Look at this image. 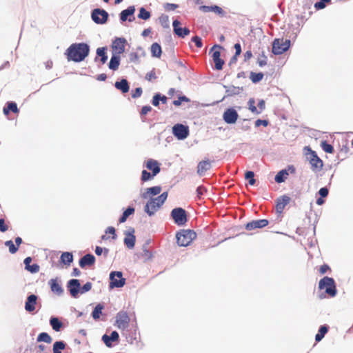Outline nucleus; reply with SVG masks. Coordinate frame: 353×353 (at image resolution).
I'll use <instances>...</instances> for the list:
<instances>
[{
  "label": "nucleus",
  "mask_w": 353,
  "mask_h": 353,
  "mask_svg": "<svg viewBox=\"0 0 353 353\" xmlns=\"http://www.w3.org/2000/svg\"><path fill=\"white\" fill-rule=\"evenodd\" d=\"M257 63L259 66L263 67L267 64V57L264 54H262L257 59Z\"/></svg>",
  "instance_id": "obj_56"
},
{
  "label": "nucleus",
  "mask_w": 353,
  "mask_h": 353,
  "mask_svg": "<svg viewBox=\"0 0 353 353\" xmlns=\"http://www.w3.org/2000/svg\"><path fill=\"white\" fill-rule=\"evenodd\" d=\"M60 260L61 263L70 265L73 261V255L70 252H63L60 257Z\"/></svg>",
  "instance_id": "obj_30"
},
{
  "label": "nucleus",
  "mask_w": 353,
  "mask_h": 353,
  "mask_svg": "<svg viewBox=\"0 0 353 353\" xmlns=\"http://www.w3.org/2000/svg\"><path fill=\"white\" fill-rule=\"evenodd\" d=\"M150 13L148 10H146L144 8H141L139 10V13L138 14V17L139 19H142L143 20H148L150 17Z\"/></svg>",
  "instance_id": "obj_43"
},
{
  "label": "nucleus",
  "mask_w": 353,
  "mask_h": 353,
  "mask_svg": "<svg viewBox=\"0 0 353 353\" xmlns=\"http://www.w3.org/2000/svg\"><path fill=\"white\" fill-rule=\"evenodd\" d=\"M154 176H152V174H151L150 172H147L146 170H143L141 173V180L143 181H147L152 179Z\"/></svg>",
  "instance_id": "obj_51"
},
{
  "label": "nucleus",
  "mask_w": 353,
  "mask_h": 353,
  "mask_svg": "<svg viewBox=\"0 0 353 353\" xmlns=\"http://www.w3.org/2000/svg\"><path fill=\"white\" fill-rule=\"evenodd\" d=\"M39 265L36 263L30 265L29 267L26 268V270L30 272L31 273H37L39 271Z\"/></svg>",
  "instance_id": "obj_55"
},
{
  "label": "nucleus",
  "mask_w": 353,
  "mask_h": 353,
  "mask_svg": "<svg viewBox=\"0 0 353 353\" xmlns=\"http://www.w3.org/2000/svg\"><path fill=\"white\" fill-rule=\"evenodd\" d=\"M8 230V225L3 219H0V232H5Z\"/></svg>",
  "instance_id": "obj_60"
},
{
  "label": "nucleus",
  "mask_w": 353,
  "mask_h": 353,
  "mask_svg": "<svg viewBox=\"0 0 353 353\" xmlns=\"http://www.w3.org/2000/svg\"><path fill=\"white\" fill-rule=\"evenodd\" d=\"M80 283L77 279H72L68 283V288L72 297L76 298L80 292Z\"/></svg>",
  "instance_id": "obj_18"
},
{
  "label": "nucleus",
  "mask_w": 353,
  "mask_h": 353,
  "mask_svg": "<svg viewBox=\"0 0 353 353\" xmlns=\"http://www.w3.org/2000/svg\"><path fill=\"white\" fill-rule=\"evenodd\" d=\"M161 206L155 199H150L145 206V211L149 215L152 216Z\"/></svg>",
  "instance_id": "obj_17"
},
{
  "label": "nucleus",
  "mask_w": 353,
  "mask_h": 353,
  "mask_svg": "<svg viewBox=\"0 0 353 353\" xmlns=\"http://www.w3.org/2000/svg\"><path fill=\"white\" fill-rule=\"evenodd\" d=\"M119 338V334L116 331H113L110 336H108L107 334H104L102 336V340L105 344L107 347H111L112 346V341H118Z\"/></svg>",
  "instance_id": "obj_22"
},
{
  "label": "nucleus",
  "mask_w": 353,
  "mask_h": 353,
  "mask_svg": "<svg viewBox=\"0 0 353 353\" xmlns=\"http://www.w3.org/2000/svg\"><path fill=\"white\" fill-rule=\"evenodd\" d=\"M108 18V12L99 8L94 9L92 12V20L98 24L105 23Z\"/></svg>",
  "instance_id": "obj_9"
},
{
  "label": "nucleus",
  "mask_w": 353,
  "mask_h": 353,
  "mask_svg": "<svg viewBox=\"0 0 353 353\" xmlns=\"http://www.w3.org/2000/svg\"><path fill=\"white\" fill-rule=\"evenodd\" d=\"M263 74L262 72L256 73L252 72L250 73V79L254 83L259 82L263 79Z\"/></svg>",
  "instance_id": "obj_40"
},
{
  "label": "nucleus",
  "mask_w": 353,
  "mask_h": 353,
  "mask_svg": "<svg viewBox=\"0 0 353 353\" xmlns=\"http://www.w3.org/2000/svg\"><path fill=\"white\" fill-rule=\"evenodd\" d=\"M211 168L210 162L208 160L202 161L199 163L197 165V173L200 176H203L206 171L209 170Z\"/></svg>",
  "instance_id": "obj_23"
},
{
  "label": "nucleus",
  "mask_w": 353,
  "mask_h": 353,
  "mask_svg": "<svg viewBox=\"0 0 353 353\" xmlns=\"http://www.w3.org/2000/svg\"><path fill=\"white\" fill-rule=\"evenodd\" d=\"M37 340L38 342L43 341L50 344L52 343V339L48 333L41 332L39 334Z\"/></svg>",
  "instance_id": "obj_36"
},
{
  "label": "nucleus",
  "mask_w": 353,
  "mask_h": 353,
  "mask_svg": "<svg viewBox=\"0 0 353 353\" xmlns=\"http://www.w3.org/2000/svg\"><path fill=\"white\" fill-rule=\"evenodd\" d=\"M130 323V317L126 312L121 311L116 316L115 325L120 330L126 329Z\"/></svg>",
  "instance_id": "obj_8"
},
{
  "label": "nucleus",
  "mask_w": 353,
  "mask_h": 353,
  "mask_svg": "<svg viewBox=\"0 0 353 353\" xmlns=\"http://www.w3.org/2000/svg\"><path fill=\"white\" fill-rule=\"evenodd\" d=\"M146 168L152 170V176H156L160 172V168L157 161L150 159L146 163Z\"/></svg>",
  "instance_id": "obj_25"
},
{
  "label": "nucleus",
  "mask_w": 353,
  "mask_h": 353,
  "mask_svg": "<svg viewBox=\"0 0 353 353\" xmlns=\"http://www.w3.org/2000/svg\"><path fill=\"white\" fill-rule=\"evenodd\" d=\"M92 288V283L90 282H87L84 284L81 288L80 287V292L81 294L85 293L90 291Z\"/></svg>",
  "instance_id": "obj_52"
},
{
  "label": "nucleus",
  "mask_w": 353,
  "mask_h": 353,
  "mask_svg": "<svg viewBox=\"0 0 353 353\" xmlns=\"http://www.w3.org/2000/svg\"><path fill=\"white\" fill-rule=\"evenodd\" d=\"M124 243L129 248H132L135 244V236L134 235H129L124 239Z\"/></svg>",
  "instance_id": "obj_42"
},
{
  "label": "nucleus",
  "mask_w": 353,
  "mask_h": 353,
  "mask_svg": "<svg viewBox=\"0 0 353 353\" xmlns=\"http://www.w3.org/2000/svg\"><path fill=\"white\" fill-rule=\"evenodd\" d=\"M200 10L204 12H214L219 14L223 13V9L217 6H202L200 7Z\"/></svg>",
  "instance_id": "obj_29"
},
{
  "label": "nucleus",
  "mask_w": 353,
  "mask_h": 353,
  "mask_svg": "<svg viewBox=\"0 0 353 353\" xmlns=\"http://www.w3.org/2000/svg\"><path fill=\"white\" fill-rule=\"evenodd\" d=\"M331 0H319V1L315 3L314 8L317 10L323 9L325 7V3H329Z\"/></svg>",
  "instance_id": "obj_49"
},
{
  "label": "nucleus",
  "mask_w": 353,
  "mask_h": 353,
  "mask_svg": "<svg viewBox=\"0 0 353 353\" xmlns=\"http://www.w3.org/2000/svg\"><path fill=\"white\" fill-rule=\"evenodd\" d=\"M159 21L161 23V24L163 26V27H168V23H169V18H168V16L165 15V14H161L160 17H159Z\"/></svg>",
  "instance_id": "obj_50"
},
{
  "label": "nucleus",
  "mask_w": 353,
  "mask_h": 353,
  "mask_svg": "<svg viewBox=\"0 0 353 353\" xmlns=\"http://www.w3.org/2000/svg\"><path fill=\"white\" fill-rule=\"evenodd\" d=\"M269 223V221L267 219H259L254 220L245 225V229L248 231H251L255 229H260L265 228Z\"/></svg>",
  "instance_id": "obj_14"
},
{
  "label": "nucleus",
  "mask_w": 353,
  "mask_h": 353,
  "mask_svg": "<svg viewBox=\"0 0 353 353\" xmlns=\"http://www.w3.org/2000/svg\"><path fill=\"white\" fill-rule=\"evenodd\" d=\"M196 237L195 232L191 230H183L176 234L177 243L180 246H188Z\"/></svg>",
  "instance_id": "obj_3"
},
{
  "label": "nucleus",
  "mask_w": 353,
  "mask_h": 353,
  "mask_svg": "<svg viewBox=\"0 0 353 353\" xmlns=\"http://www.w3.org/2000/svg\"><path fill=\"white\" fill-rule=\"evenodd\" d=\"M65 347V345L63 341H56L53 345V352L61 353L60 350H63Z\"/></svg>",
  "instance_id": "obj_41"
},
{
  "label": "nucleus",
  "mask_w": 353,
  "mask_h": 353,
  "mask_svg": "<svg viewBox=\"0 0 353 353\" xmlns=\"http://www.w3.org/2000/svg\"><path fill=\"white\" fill-rule=\"evenodd\" d=\"M181 23L178 20H174L173 21V30L174 32L179 37L184 38L185 36L188 35L190 32V30L188 28H181L180 27Z\"/></svg>",
  "instance_id": "obj_15"
},
{
  "label": "nucleus",
  "mask_w": 353,
  "mask_h": 353,
  "mask_svg": "<svg viewBox=\"0 0 353 353\" xmlns=\"http://www.w3.org/2000/svg\"><path fill=\"white\" fill-rule=\"evenodd\" d=\"M37 296L34 294H31L28 296L25 303V309L27 312H32L35 310L37 304Z\"/></svg>",
  "instance_id": "obj_19"
},
{
  "label": "nucleus",
  "mask_w": 353,
  "mask_h": 353,
  "mask_svg": "<svg viewBox=\"0 0 353 353\" xmlns=\"http://www.w3.org/2000/svg\"><path fill=\"white\" fill-rule=\"evenodd\" d=\"M161 48L157 43H154L151 46V53L153 57L159 58L161 55Z\"/></svg>",
  "instance_id": "obj_33"
},
{
  "label": "nucleus",
  "mask_w": 353,
  "mask_h": 353,
  "mask_svg": "<svg viewBox=\"0 0 353 353\" xmlns=\"http://www.w3.org/2000/svg\"><path fill=\"white\" fill-rule=\"evenodd\" d=\"M161 188L159 186H154L152 188H149L146 190V191L142 194V197L143 199L148 198L150 195H157L161 192Z\"/></svg>",
  "instance_id": "obj_27"
},
{
  "label": "nucleus",
  "mask_w": 353,
  "mask_h": 353,
  "mask_svg": "<svg viewBox=\"0 0 353 353\" xmlns=\"http://www.w3.org/2000/svg\"><path fill=\"white\" fill-rule=\"evenodd\" d=\"M110 288H121L125 284V279L120 271L112 272L110 274Z\"/></svg>",
  "instance_id": "obj_5"
},
{
  "label": "nucleus",
  "mask_w": 353,
  "mask_h": 353,
  "mask_svg": "<svg viewBox=\"0 0 353 353\" xmlns=\"http://www.w3.org/2000/svg\"><path fill=\"white\" fill-rule=\"evenodd\" d=\"M95 262V257L91 254H87L79 261V265L83 268L86 265L91 266Z\"/></svg>",
  "instance_id": "obj_21"
},
{
  "label": "nucleus",
  "mask_w": 353,
  "mask_h": 353,
  "mask_svg": "<svg viewBox=\"0 0 353 353\" xmlns=\"http://www.w3.org/2000/svg\"><path fill=\"white\" fill-rule=\"evenodd\" d=\"M249 110L254 114H259L261 111H259L255 106V101L254 99H250L248 101Z\"/></svg>",
  "instance_id": "obj_46"
},
{
  "label": "nucleus",
  "mask_w": 353,
  "mask_h": 353,
  "mask_svg": "<svg viewBox=\"0 0 353 353\" xmlns=\"http://www.w3.org/2000/svg\"><path fill=\"white\" fill-rule=\"evenodd\" d=\"M222 48H223L219 45H214L211 49V52H212V57L215 64V68L218 70H221L224 64V61L221 59L220 50Z\"/></svg>",
  "instance_id": "obj_6"
},
{
  "label": "nucleus",
  "mask_w": 353,
  "mask_h": 353,
  "mask_svg": "<svg viewBox=\"0 0 353 353\" xmlns=\"http://www.w3.org/2000/svg\"><path fill=\"white\" fill-rule=\"evenodd\" d=\"M105 50H106V48L104 47L99 48L97 50V54L98 57H101V62L102 64H104L107 61V59H108V56L106 55Z\"/></svg>",
  "instance_id": "obj_37"
},
{
  "label": "nucleus",
  "mask_w": 353,
  "mask_h": 353,
  "mask_svg": "<svg viewBox=\"0 0 353 353\" xmlns=\"http://www.w3.org/2000/svg\"><path fill=\"white\" fill-rule=\"evenodd\" d=\"M172 133L178 139H184L188 136L189 130L187 126L178 123L173 126Z\"/></svg>",
  "instance_id": "obj_11"
},
{
  "label": "nucleus",
  "mask_w": 353,
  "mask_h": 353,
  "mask_svg": "<svg viewBox=\"0 0 353 353\" xmlns=\"http://www.w3.org/2000/svg\"><path fill=\"white\" fill-rule=\"evenodd\" d=\"M126 40L124 38H117L112 43V48L116 54H121L125 51Z\"/></svg>",
  "instance_id": "obj_13"
},
{
  "label": "nucleus",
  "mask_w": 353,
  "mask_h": 353,
  "mask_svg": "<svg viewBox=\"0 0 353 353\" xmlns=\"http://www.w3.org/2000/svg\"><path fill=\"white\" fill-rule=\"evenodd\" d=\"M330 270V268L327 265L324 264L319 268V273L321 274H325L327 271Z\"/></svg>",
  "instance_id": "obj_62"
},
{
  "label": "nucleus",
  "mask_w": 353,
  "mask_h": 353,
  "mask_svg": "<svg viewBox=\"0 0 353 353\" xmlns=\"http://www.w3.org/2000/svg\"><path fill=\"white\" fill-rule=\"evenodd\" d=\"M49 285L52 292L57 295H61L63 290L57 279H52L49 281Z\"/></svg>",
  "instance_id": "obj_20"
},
{
  "label": "nucleus",
  "mask_w": 353,
  "mask_h": 353,
  "mask_svg": "<svg viewBox=\"0 0 353 353\" xmlns=\"http://www.w3.org/2000/svg\"><path fill=\"white\" fill-rule=\"evenodd\" d=\"M3 114L8 116L10 112L14 113H19V110L17 108V103L13 101H10L6 103L3 110Z\"/></svg>",
  "instance_id": "obj_24"
},
{
  "label": "nucleus",
  "mask_w": 353,
  "mask_h": 353,
  "mask_svg": "<svg viewBox=\"0 0 353 353\" xmlns=\"http://www.w3.org/2000/svg\"><path fill=\"white\" fill-rule=\"evenodd\" d=\"M115 88L119 90L122 93H127L129 91L130 86L126 79H121L120 81H116L114 84Z\"/></svg>",
  "instance_id": "obj_26"
},
{
  "label": "nucleus",
  "mask_w": 353,
  "mask_h": 353,
  "mask_svg": "<svg viewBox=\"0 0 353 353\" xmlns=\"http://www.w3.org/2000/svg\"><path fill=\"white\" fill-rule=\"evenodd\" d=\"M290 46L289 39H275L272 43V52L276 54H281L286 52Z\"/></svg>",
  "instance_id": "obj_4"
},
{
  "label": "nucleus",
  "mask_w": 353,
  "mask_h": 353,
  "mask_svg": "<svg viewBox=\"0 0 353 353\" xmlns=\"http://www.w3.org/2000/svg\"><path fill=\"white\" fill-rule=\"evenodd\" d=\"M290 198L287 195H283L276 200V212L279 215H281L285 206L290 203Z\"/></svg>",
  "instance_id": "obj_12"
},
{
  "label": "nucleus",
  "mask_w": 353,
  "mask_h": 353,
  "mask_svg": "<svg viewBox=\"0 0 353 353\" xmlns=\"http://www.w3.org/2000/svg\"><path fill=\"white\" fill-rule=\"evenodd\" d=\"M135 12L134 6H130L127 9L123 10L120 14V19L122 21H125L128 17L132 16Z\"/></svg>",
  "instance_id": "obj_28"
},
{
  "label": "nucleus",
  "mask_w": 353,
  "mask_h": 353,
  "mask_svg": "<svg viewBox=\"0 0 353 353\" xmlns=\"http://www.w3.org/2000/svg\"><path fill=\"white\" fill-rule=\"evenodd\" d=\"M196 197L198 199H201L202 196L207 192V189L203 185H200L196 188Z\"/></svg>",
  "instance_id": "obj_48"
},
{
  "label": "nucleus",
  "mask_w": 353,
  "mask_h": 353,
  "mask_svg": "<svg viewBox=\"0 0 353 353\" xmlns=\"http://www.w3.org/2000/svg\"><path fill=\"white\" fill-rule=\"evenodd\" d=\"M190 101V100H189V99H188V98H187L185 96H183V97H179V99H178L177 100H174V101H173V104H174L175 106H179V105H181V103H182L183 101H186V102H188V101Z\"/></svg>",
  "instance_id": "obj_54"
},
{
  "label": "nucleus",
  "mask_w": 353,
  "mask_h": 353,
  "mask_svg": "<svg viewBox=\"0 0 353 353\" xmlns=\"http://www.w3.org/2000/svg\"><path fill=\"white\" fill-rule=\"evenodd\" d=\"M152 110V108L150 105H145L141 108V115H145Z\"/></svg>",
  "instance_id": "obj_63"
},
{
  "label": "nucleus",
  "mask_w": 353,
  "mask_h": 353,
  "mask_svg": "<svg viewBox=\"0 0 353 353\" xmlns=\"http://www.w3.org/2000/svg\"><path fill=\"white\" fill-rule=\"evenodd\" d=\"M245 179L249 181V184L250 185H254L256 183V180L254 179V173L252 171H248L245 174Z\"/></svg>",
  "instance_id": "obj_44"
},
{
  "label": "nucleus",
  "mask_w": 353,
  "mask_h": 353,
  "mask_svg": "<svg viewBox=\"0 0 353 353\" xmlns=\"http://www.w3.org/2000/svg\"><path fill=\"white\" fill-rule=\"evenodd\" d=\"M192 41L195 43L197 48H201L203 46L201 39L198 36H194L192 38Z\"/></svg>",
  "instance_id": "obj_58"
},
{
  "label": "nucleus",
  "mask_w": 353,
  "mask_h": 353,
  "mask_svg": "<svg viewBox=\"0 0 353 353\" xmlns=\"http://www.w3.org/2000/svg\"><path fill=\"white\" fill-rule=\"evenodd\" d=\"M134 208H132V207H129V208H127V209L123 212V213L122 216L120 217V219H119V223H124V222L127 220L128 217L130 215H131V214H134Z\"/></svg>",
  "instance_id": "obj_35"
},
{
  "label": "nucleus",
  "mask_w": 353,
  "mask_h": 353,
  "mask_svg": "<svg viewBox=\"0 0 353 353\" xmlns=\"http://www.w3.org/2000/svg\"><path fill=\"white\" fill-rule=\"evenodd\" d=\"M319 288L325 290V293L330 297L335 296L337 292L334 280L328 276H325L319 281Z\"/></svg>",
  "instance_id": "obj_2"
},
{
  "label": "nucleus",
  "mask_w": 353,
  "mask_h": 353,
  "mask_svg": "<svg viewBox=\"0 0 353 353\" xmlns=\"http://www.w3.org/2000/svg\"><path fill=\"white\" fill-rule=\"evenodd\" d=\"M168 197V193L163 192L157 198H154L155 200L157 201V202L159 203L161 205L163 204V203L165 201L166 199Z\"/></svg>",
  "instance_id": "obj_53"
},
{
  "label": "nucleus",
  "mask_w": 353,
  "mask_h": 353,
  "mask_svg": "<svg viewBox=\"0 0 353 353\" xmlns=\"http://www.w3.org/2000/svg\"><path fill=\"white\" fill-rule=\"evenodd\" d=\"M142 89L141 88H137L134 90H132V98H138L139 97H141V95L142 94Z\"/></svg>",
  "instance_id": "obj_59"
},
{
  "label": "nucleus",
  "mask_w": 353,
  "mask_h": 353,
  "mask_svg": "<svg viewBox=\"0 0 353 353\" xmlns=\"http://www.w3.org/2000/svg\"><path fill=\"white\" fill-rule=\"evenodd\" d=\"M171 214L174 222L179 225H184L187 222L186 212L183 208H177L173 209Z\"/></svg>",
  "instance_id": "obj_7"
},
{
  "label": "nucleus",
  "mask_w": 353,
  "mask_h": 353,
  "mask_svg": "<svg viewBox=\"0 0 353 353\" xmlns=\"http://www.w3.org/2000/svg\"><path fill=\"white\" fill-rule=\"evenodd\" d=\"M103 309V305L101 304H98L94 309L92 316L94 320H97L100 318L101 314H102V310Z\"/></svg>",
  "instance_id": "obj_39"
},
{
  "label": "nucleus",
  "mask_w": 353,
  "mask_h": 353,
  "mask_svg": "<svg viewBox=\"0 0 353 353\" xmlns=\"http://www.w3.org/2000/svg\"><path fill=\"white\" fill-rule=\"evenodd\" d=\"M242 91V87H238L234 85H231L228 87V88L226 90L228 95H236L240 94Z\"/></svg>",
  "instance_id": "obj_38"
},
{
  "label": "nucleus",
  "mask_w": 353,
  "mask_h": 353,
  "mask_svg": "<svg viewBox=\"0 0 353 353\" xmlns=\"http://www.w3.org/2000/svg\"><path fill=\"white\" fill-rule=\"evenodd\" d=\"M157 78L156 74L154 71H150V72H148L145 75V79L151 81Z\"/></svg>",
  "instance_id": "obj_61"
},
{
  "label": "nucleus",
  "mask_w": 353,
  "mask_h": 353,
  "mask_svg": "<svg viewBox=\"0 0 353 353\" xmlns=\"http://www.w3.org/2000/svg\"><path fill=\"white\" fill-rule=\"evenodd\" d=\"M5 245L8 247L9 248V252L11 253V254H14L16 253L19 248L17 245H15L14 244V243L12 242V241L11 240H9V241H6L5 242Z\"/></svg>",
  "instance_id": "obj_45"
},
{
  "label": "nucleus",
  "mask_w": 353,
  "mask_h": 353,
  "mask_svg": "<svg viewBox=\"0 0 353 353\" xmlns=\"http://www.w3.org/2000/svg\"><path fill=\"white\" fill-rule=\"evenodd\" d=\"M120 64V57L119 56H112L110 63L109 68L113 70H117L119 68Z\"/></svg>",
  "instance_id": "obj_32"
},
{
  "label": "nucleus",
  "mask_w": 353,
  "mask_h": 353,
  "mask_svg": "<svg viewBox=\"0 0 353 353\" xmlns=\"http://www.w3.org/2000/svg\"><path fill=\"white\" fill-rule=\"evenodd\" d=\"M309 157V161L311 168L314 172L320 171L323 166V161L317 156L314 151L311 150Z\"/></svg>",
  "instance_id": "obj_10"
},
{
  "label": "nucleus",
  "mask_w": 353,
  "mask_h": 353,
  "mask_svg": "<svg viewBox=\"0 0 353 353\" xmlns=\"http://www.w3.org/2000/svg\"><path fill=\"white\" fill-rule=\"evenodd\" d=\"M50 323L52 329L56 332H59L63 325L62 323L58 319V318L56 317L51 318L50 320Z\"/></svg>",
  "instance_id": "obj_34"
},
{
  "label": "nucleus",
  "mask_w": 353,
  "mask_h": 353,
  "mask_svg": "<svg viewBox=\"0 0 353 353\" xmlns=\"http://www.w3.org/2000/svg\"><path fill=\"white\" fill-rule=\"evenodd\" d=\"M239 115L236 111L232 108L226 110L223 113V119L227 123H234L236 121Z\"/></svg>",
  "instance_id": "obj_16"
},
{
  "label": "nucleus",
  "mask_w": 353,
  "mask_h": 353,
  "mask_svg": "<svg viewBox=\"0 0 353 353\" xmlns=\"http://www.w3.org/2000/svg\"><path fill=\"white\" fill-rule=\"evenodd\" d=\"M179 7V5L175 3H167L164 5V8L166 11L174 10Z\"/></svg>",
  "instance_id": "obj_57"
},
{
  "label": "nucleus",
  "mask_w": 353,
  "mask_h": 353,
  "mask_svg": "<svg viewBox=\"0 0 353 353\" xmlns=\"http://www.w3.org/2000/svg\"><path fill=\"white\" fill-rule=\"evenodd\" d=\"M328 192L329 191L327 188H321L319 191V193L322 198L326 197L328 194Z\"/></svg>",
  "instance_id": "obj_64"
},
{
  "label": "nucleus",
  "mask_w": 353,
  "mask_h": 353,
  "mask_svg": "<svg viewBox=\"0 0 353 353\" xmlns=\"http://www.w3.org/2000/svg\"><path fill=\"white\" fill-rule=\"evenodd\" d=\"M321 148L323 150L327 152V153H333L334 152V148L332 145L327 143V141H322L321 142Z\"/></svg>",
  "instance_id": "obj_47"
},
{
  "label": "nucleus",
  "mask_w": 353,
  "mask_h": 353,
  "mask_svg": "<svg viewBox=\"0 0 353 353\" xmlns=\"http://www.w3.org/2000/svg\"><path fill=\"white\" fill-rule=\"evenodd\" d=\"M288 172L286 170L279 171L275 176V181L278 183L284 182L288 176Z\"/></svg>",
  "instance_id": "obj_31"
},
{
  "label": "nucleus",
  "mask_w": 353,
  "mask_h": 353,
  "mask_svg": "<svg viewBox=\"0 0 353 353\" xmlns=\"http://www.w3.org/2000/svg\"><path fill=\"white\" fill-rule=\"evenodd\" d=\"M90 48L85 43H73L66 50L65 55L68 61L80 62L88 55Z\"/></svg>",
  "instance_id": "obj_1"
}]
</instances>
